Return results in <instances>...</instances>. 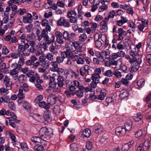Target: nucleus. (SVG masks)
Wrapping results in <instances>:
<instances>
[{
    "instance_id": "obj_1",
    "label": "nucleus",
    "mask_w": 151,
    "mask_h": 151,
    "mask_svg": "<svg viewBox=\"0 0 151 151\" xmlns=\"http://www.w3.org/2000/svg\"><path fill=\"white\" fill-rule=\"evenodd\" d=\"M40 136L39 137L42 140L46 141L45 139H49L53 135V130L51 128L47 129L45 127L41 128L39 131Z\"/></svg>"
},
{
    "instance_id": "obj_2",
    "label": "nucleus",
    "mask_w": 151,
    "mask_h": 151,
    "mask_svg": "<svg viewBox=\"0 0 151 151\" xmlns=\"http://www.w3.org/2000/svg\"><path fill=\"white\" fill-rule=\"evenodd\" d=\"M47 33L45 32L43 34H41L38 36L37 39L38 40L40 41L42 38H43L45 43L43 44V48L45 50L47 49L49 45L53 43L55 40V37L53 35H52L51 37H50Z\"/></svg>"
},
{
    "instance_id": "obj_3",
    "label": "nucleus",
    "mask_w": 151,
    "mask_h": 151,
    "mask_svg": "<svg viewBox=\"0 0 151 151\" xmlns=\"http://www.w3.org/2000/svg\"><path fill=\"white\" fill-rule=\"evenodd\" d=\"M37 59L35 55L32 56L28 60L25 62V64L28 66L32 65V68H36L39 65L40 62L39 61H36Z\"/></svg>"
},
{
    "instance_id": "obj_4",
    "label": "nucleus",
    "mask_w": 151,
    "mask_h": 151,
    "mask_svg": "<svg viewBox=\"0 0 151 151\" xmlns=\"http://www.w3.org/2000/svg\"><path fill=\"white\" fill-rule=\"evenodd\" d=\"M26 75L27 76L29 77V81L30 82L34 83L35 81L37 79V78H39V75L37 73H35L34 71L32 70H30L28 72Z\"/></svg>"
},
{
    "instance_id": "obj_5",
    "label": "nucleus",
    "mask_w": 151,
    "mask_h": 151,
    "mask_svg": "<svg viewBox=\"0 0 151 151\" xmlns=\"http://www.w3.org/2000/svg\"><path fill=\"white\" fill-rule=\"evenodd\" d=\"M39 60L40 65L42 67L47 68L49 66L50 63L49 61L43 56H40L39 57Z\"/></svg>"
},
{
    "instance_id": "obj_6",
    "label": "nucleus",
    "mask_w": 151,
    "mask_h": 151,
    "mask_svg": "<svg viewBox=\"0 0 151 151\" xmlns=\"http://www.w3.org/2000/svg\"><path fill=\"white\" fill-rule=\"evenodd\" d=\"M142 62V60L138 59V62H134L133 64L131 65L130 68H129V71L131 73H133L137 71L139 67V65Z\"/></svg>"
},
{
    "instance_id": "obj_7",
    "label": "nucleus",
    "mask_w": 151,
    "mask_h": 151,
    "mask_svg": "<svg viewBox=\"0 0 151 151\" xmlns=\"http://www.w3.org/2000/svg\"><path fill=\"white\" fill-rule=\"evenodd\" d=\"M150 146L148 144V141H145L144 144H140L137 148V151H147Z\"/></svg>"
},
{
    "instance_id": "obj_8",
    "label": "nucleus",
    "mask_w": 151,
    "mask_h": 151,
    "mask_svg": "<svg viewBox=\"0 0 151 151\" xmlns=\"http://www.w3.org/2000/svg\"><path fill=\"white\" fill-rule=\"evenodd\" d=\"M29 45L30 47L28 49V51L33 53L37 51L39 46L36 44L35 41H30L29 42Z\"/></svg>"
},
{
    "instance_id": "obj_9",
    "label": "nucleus",
    "mask_w": 151,
    "mask_h": 151,
    "mask_svg": "<svg viewBox=\"0 0 151 151\" xmlns=\"http://www.w3.org/2000/svg\"><path fill=\"white\" fill-rule=\"evenodd\" d=\"M16 118L17 116L14 113L13 115H12L7 118L8 119H9V124L14 128L16 127L14 123H18L20 122V120L17 119Z\"/></svg>"
},
{
    "instance_id": "obj_10",
    "label": "nucleus",
    "mask_w": 151,
    "mask_h": 151,
    "mask_svg": "<svg viewBox=\"0 0 151 151\" xmlns=\"http://www.w3.org/2000/svg\"><path fill=\"white\" fill-rule=\"evenodd\" d=\"M4 39L5 41H10V44L16 43L18 42V40L16 37L14 36H11L10 35H8L5 36Z\"/></svg>"
},
{
    "instance_id": "obj_11",
    "label": "nucleus",
    "mask_w": 151,
    "mask_h": 151,
    "mask_svg": "<svg viewBox=\"0 0 151 151\" xmlns=\"http://www.w3.org/2000/svg\"><path fill=\"white\" fill-rule=\"evenodd\" d=\"M116 33H117L118 34V40H124V37L126 36V31L124 30L122 28H119L117 32H116Z\"/></svg>"
},
{
    "instance_id": "obj_12",
    "label": "nucleus",
    "mask_w": 151,
    "mask_h": 151,
    "mask_svg": "<svg viewBox=\"0 0 151 151\" xmlns=\"http://www.w3.org/2000/svg\"><path fill=\"white\" fill-rule=\"evenodd\" d=\"M10 80L9 77L7 76L4 78L3 83L7 90H10L12 88V83Z\"/></svg>"
},
{
    "instance_id": "obj_13",
    "label": "nucleus",
    "mask_w": 151,
    "mask_h": 151,
    "mask_svg": "<svg viewBox=\"0 0 151 151\" xmlns=\"http://www.w3.org/2000/svg\"><path fill=\"white\" fill-rule=\"evenodd\" d=\"M57 85L58 87H63L65 85L64 77L62 75H58L57 79Z\"/></svg>"
},
{
    "instance_id": "obj_14",
    "label": "nucleus",
    "mask_w": 151,
    "mask_h": 151,
    "mask_svg": "<svg viewBox=\"0 0 151 151\" xmlns=\"http://www.w3.org/2000/svg\"><path fill=\"white\" fill-rule=\"evenodd\" d=\"M126 132L125 129L121 126L117 127L115 130L116 134L118 136H122L125 135Z\"/></svg>"
},
{
    "instance_id": "obj_15",
    "label": "nucleus",
    "mask_w": 151,
    "mask_h": 151,
    "mask_svg": "<svg viewBox=\"0 0 151 151\" xmlns=\"http://www.w3.org/2000/svg\"><path fill=\"white\" fill-rule=\"evenodd\" d=\"M56 72H57L58 75H61L62 74H63L64 76H66V77L70 73L68 70L63 69V68H59L57 70Z\"/></svg>"
},
{
    "instance_id": "obj_16",
    "label": "nucleus",
    "mask_w": 151,
    "mask_h": 151,
    "mask_svg": "<svg viewBox=\"0 0 151 151\" xmlns=\"http://www.w3.org/2000/svg\"><path fill=\"white\" fill-rule=\"evenodd\" d=\"M55 36L56 37V41L60 44H63L64 41L62 38V34L59 31L56 32L55 33Z\"/></svg>"
},
{
    "instance_id": "obj_17",
    "label": "nucleus",
    "mask_w": 151,
    "mask_h": 151,
    "mask_svg": "<svg viewBox=\"0 0 151 151\" xmlns=\"http://www.w3.org/2000/svg\"><path fill=\"white\" fill-rule=\"evenodd\" d=\"M23 17L22 20L24 23H31L33 21L32 16L30 13H27L26 16H24Z\"/></svg>"
},
{
    "instance_id": "obj_18",
    "label": "nucleus",
    "mask_w": 151,
    "mask_h": 151,
    "mask_svg": "<svg viewBox=\"0 0 151 151\" xmlns=\"http://www.w3.org/2000/svg\"><path fill=\"white\" fill-rule=\"evenodd\" d=\"M103 130V127L100 124H96L94 126L93 128L94 132L96 134H101Z\"/></svg>"
},
{
    "instance_id": "obj_19",
    "label": "nucleus",
    "mask_w": 151,
    "mask_h": 151,
    "mask_svg": "<svg viewBox=\"0 0 151 151\" xmlns=\"http://www.w3.org/2000/svg\"><path fill=\"white\" fill-rule=\"evenodd\" d=\"M134 142L131 141L128 143L123 145L121 148L122 151H127L129 149L131 148Z\"/></svg>"
},
{
    "instance_id": "obj_20",
    "label": "nucleus",
    "mask_w": 151,
    "mask_h": 151,
    "mask_svg": "<svg viewBox=\"0 0 151 151\" xmlns=\"http://www.w3.org/2000/svg\"><path fill=\"white\" fill-rule=\"evenodd\" d=\"M80 134L82 137L88 138L89 137L91 134V132L90 129L87 128L85 129L83 132H81Z\"/></svg>"
},
{
    "instance_id": "obj_21",
    "label": "nucleus",
    "mask_w": 151,
    "mask_h": 151,
    "mask_svg": "<svg viewBox=\"0 0 151 151\" xmlns=\"http://www.w3.org/2000/svg\"><path fill=\"white\" fill-rule=\"evenodd\" d=\"M56 96L54 95H52L48 96L47 99L48 104L49 105H53L55 103L56 101Z\"/></svg>"
},
{
    "instance_id": "obj_22",
    "label": "nucleus",
    "mask_w": 151,
    "mask_h": 151,
    "mask_svg": "<svg viewBox=\"0 0 151 151\" xmlns=\"http://www.w3.org/2000/svg\"><path fill=\"white\" fill-rule=\"evenodd\" d=\"M132 122L131 120H128L124 124V128L127 131L131 130L132 127Z\"/></svg>"
},
{
    "instance_id": "obj_23",
    "label": "nucleus",
    "mask_w": 151,
    "mask_h": 151,
    "mask_svg": "<svg viewBox=\"0 0 151 151\" xmlns=\"http://www.w3.org/2000/svg\"><path fill=\"white\" fill-rule=\"evenodd\" d=\"M56 43H52L49 47V50L50 52L52 53L53 54L56 55L58 53L57 50L55 49Z\"/></svg>"
},
{
    "instance_id": "obj_24",
    "label": "nucleus",
    "mask_w": 151,
    "mask_h": 151,
    "mask_svg": "<svg viewBox=\"0 0 151 151\" xmlns=\"http://www.w3.org/2000/svg\"><path fill=\"white\" fill-rule=\"evenodd\" d=\"M51 65L52 67L50 68V70L53 72H57V70L59 68L58 66V63L56 61H52L51 62Z\"/></svg>"
},
{
    "instance_id": "obj_25",
    "label": "nucleus",
    "mask_w": 151,
    "mask_h": 151,
    "mask_svg": "<svg viewBox=\"0 0 151 151\" xmlns=\"http://www.w3.org/2000/svg\"><path fill=\"white\" fill-rule=\"evenodd\" d=\"M14 113L10 112L9 110H7L6 111L5 109H2L0 111V115L4 116L6 115L10 117L11 116L14 115Z\"/></svg>"
},
{
    "instance_id": "obj_26",
    "label": "nucleus",
    "mask_w": 151,
    "mask_h": 151,
    "mask_svg": "<svg viewBox=\"0 0 151 151\" xmlns=\"http://www.w3.org/2000/svg\"><path fill=\"white\" fill-rule=\"evenodd\" d=\"M22 54L19 51H16L11 53V58L14 59H18Z\"/></svg>"
},
{
    "instance_id": "obj_27",
    "label": "nucleus",
    "mask_w": 151,
    "mask_h": 151,
    "mask_svg": "<svg viewBox=\"0 0 151 151\" xmlns=\"http://www.w3.org/2000/svg\"><path fill=\"white\" fill-rule=\"evenodd\" d=\"M39 106L41 108H44L45 110L49 109L50 106L48 103H46L44 101H42L39 103Z\"/></svg>"
},
{
    "instance_id": "obj_28",
    "label": "nucleus",
    "mask_w": 151,
    "mask_h": 151,
    "mask_svg": "<svg viewBox=\"0 0 151 151\" xmlns=\"http://www.w3.org/2000/svg\"><path fill=\"white\" fill-rule=\"evenodd\" d=\"M107 22L105 20L102 21L101 22V29L103 31L107 32L108 30Z\"/></svg>"
},
{
    "instance_id": "obj_29",
    "label": "nucleus",
    "mask_w": 151,
    "mask_h": 151,
    "mask_svg": "<svg viewBox=\"0 0 151 151\" xmlns=\"http://www.w3.org/2000/svg\"><path fill=\"white\" fill-rule=\"evenodd\" d=\"M100 77V75L96 73H93L92 75L91 79L93 81H95L96 82L99 83V79Z\"/></svg>"
},
{
    "instance_id": "obj_30",
    "label": "nucleus",
    "mask_w": 151,
    "mask_h": 151,
    "mask_svg": "<svg viewBox=\"0 0 151 151\" xmlns=\"http://www.w3.org/2000/svg\"><path fill=\"white\" fill-rule=\"evenodd\" d=\"M35 38V35L34 33L29 34L27 35L26 40L28 42H30V41H34L33 40Z\"/></svg>"
},
{
    "instance_id": "obj_31",
    "label": "nucleus",
    "mask_w": 151,
    "mask_h": 151,
    "mask_svg": "<svg viewBox=\"0 0 151 151\" xmlns=\"http://www.w3.org/2000/svg\"><path fill=\"white\" fill-rule=\"evenodd\" d=\"M25 63V59L22 55V56H21L19 58V60L18 61V66H19V69L21 68V66L23 65Z\"/></svg>"
},
{
    "instance_id": "obj_32",
    "label": "nucleus",
    "mask_w": 151,
    "mask_h": 151,
    "mask_svg": "<svg viewBox=\"0 0 151 151\" xmlns=\"http://www.w3.org/2000/svg\"><path fill=\"white\" fill-rule=\"evenodd\" d=\"M146 27V26L142 24H140L138 25L137 26V28L138 29L137 31L138 33L140 34L141 32H144L145 30V28Z\"/></svg>"
},
{
    "instance_id": "obj_33",
    "label": "nucleus",
    "mask_w": 151,
    "mask_h": 151,
    "mask_svg": "<svg viewBox=\"0 0 151 151\" xmlns=\"http://www.w3.org/2000/svg\"><path fill=\"white\" fill-rule=\"evenodd\" d=\"M51 115V111L48 109V110H46L44 111V117L45 120H48L50 119V116Z\"/></svg>"
},
{
    "instance_id": "obj_34",
    "label": "nucleus",
    "mask_w": 151,
    "mask_h": 151,
    "mask_svg": "<svg viewBox=\"0 0 151 151\" xmlns=\"http://www.w3.org/2000/svg\"><path fill=\"white\" fill-rule=\"evenodd\" d=\"M34 148L36 151H43L44 147L43 145L39 144L35 145Z\"/></svg>"
},
{
    "instance_id": "obj_35",
    "label": "nucleus",
    "mask_w": 151,
    "mask_h": 151,
    "mask_svg": "<svg viewBox=\"0 0 151 151\" xmlns=\"http://www.w3.org/2000/svg\"><path fill=\"white\" fill-rule=\"evenodd\" d=\"M17 69H14L11 70L10 74L13 76V78L17 77L18 76V72L17 70Z\"/></svg>"
},
{
    "instance_id": "obj_36",
    "label": "nucleus",
    "mask_w": 151,
    "mask_h": 151,
    "mask_svg": "<svg viewBox=\"0 0 151 151\" xmlns=\"http://www.w3.org/2000/svg\"><path fill=\"white\" fill-rule=\"evenodd\" d=\"M115 14V11L112 10L108 14L106 15L105 18V19L106 20H108L110 18H113Z\"/></svg>"
},
{
    "instance_id": "obj_37",
    "label": "nucleus",
    "mask_w": 151,
    "mask_h": 151,
    "mask_svg": "<svg viewBox=\"0 0 151 151\" xmlns=\"http://www.w3.org/2000/svg\"><path fill=\"white\" fill-rule=\"evenodd\" d=\"M10 52L9 50L6 46H4L2 47L1 53L3 55H6Z\"/></svg>"
},
{
    "instance_id": "obj_38",
    "label": "nucleus",
    "mask_w": 151,
    "mask_h": 151,
    "mask_svg": "<svg viewBox=\"0 0 151 151\" xmlns=\"http://www.w3.org/2000/svg\"><path fill=\"white\" fill-rule=\"evenodd\" d=\"M56 75L55 73H53L52 74V76H51L50 75L48 76H47L48 78L49 79L50 81L49 83H50L51 84H52V82L55 83V82H56L55 81V76H56Z\"/></svg>"
},
{
    "instance_id": "obj_39",
    "label": "nucleus",
    "mask_w": 151,
    "mask_h": 151,
    "mask_svg": "<svg viewBox=\"0 0 151 151\" xmlns=\"http://www.w3.org/2000/svg\"><path fill=\"white\" fill-rule=\"evenodd\" d=\"M70 51L68 50L64 51L61 53V56L64 59L65 58L68 57V56L70 57Z\"/></svg>"
},
{
    "instance_id": "obj_40",
    "label": "nucleus",
    "mask_w": 151,
    "mask_h": 151,
    "mask_svg": "<svg viewBox=\"0 0 151 151\" xmlns=\"http://www.w3.org/2000/svg\"><path fill=\"white\" fill-rule=\"evenodd\" d=\"M109 138L108 135L106 134H104L100 139L99 141L101 143L104 142Z\"/></svg>"
},
{
    "instance_id": "obj_41",
    "label": "nucleus",
    "mask_w": 151,
    "mask_h": 151,
    "mask_svg": "<svg viewBox=\"0 0 151 151\" xmlns=\"http://www.w3.org/2000/svg\"><path fill=\"white\" fill-rule=\"evenodd\" d=\"M70 147L72 151H77L78 150V145L75 143L71 144Z\"/></svg>"
},
{
    "instance_id": "obj_42",
    "label": "nucleus",
    "mask_w": 151,
    "mask_h": 151,
    "mask_svg": "<svg viewBox=\"0 0 151 151\" xmlns=\"http://www.w3.org/2000/svg\"><path fill=\"white\" fill-rule=\"evenodd\" d=\"M56 100H58L60 102H63L64 101V98L63 94L60 93L56 97Z\"/></svg>"
},
{
    "instance_id": "obj_43",
    "label": "nucleus",
    "mask_w": 151,
    "mask_h": 151,
    "mask_svg": "<svg viewBox=\"0 0 151 151\" xmlns=\"http://www.w3.org/2000/svg\"><path fill=\"white\" fill-rule=\"evenodd\" d=\"M31 141L34 143L37 142L41 143V140L39 137H34L31 138Z\"/></svg>"
},
{
    "instance_id": "obj_44",
    "label": "nucleus",
    "mask_w": 151,
    "mask_h": 151,
    "mask_svg": "<svg viewBox=\"0 0 151 151\" xmlns=\"http://www.w3.org/2000/svg\"><path fill=\"white\" fill-rule=\"evenodd\" d=\"M75 93L78 98H82L84 95L83 91L79 90L76 91Z\"/></svg>"
},
{
    "instance_id": "obj_45",
    "label": "nucleus",
    "mask_w": 151,
    "mask_h": 151,
    "mask_svg": "<svg viewBox=\"0 0 151 151\" xmlns=\"http://www.w3.org/2000/svg\"><path fill=\"white\" fill-rule=\"evenodd\" d=\"M145 131L144 130L140 129L136 132L135 134L136 136L139 137L145 135Z\"/></svg>"
},
{
    "instance_id": "obj_46",
    "label": "nucleus",
    "mask_w": 151,
    "mask_h": 151,
    "mask_svg": "<svg viewBox=\"0 0 151 151\" xmlns=\"http://www.w3.org/2000/svg\"><path fill=\"white\" fill-rule=\"evenodd\" d=\"M45 29H43L41 32V34H43L44 32L47 33V34H48V31L50 32L51 30V28L50 26L48 24L46 26Z\"/></svg>"
},
{
    "instance_id": "obj_47",
    "label": "nucleus",
    "mask_w": 151,
    "mask_h": 151,
    "mask_svg": "<svg viewBox=\"0 0 151 151\" xmlns=\"http://www.w3.org/2000/svg\"><path fill=\"white\" fill-rule=\"evenodd\" d=\"M18 97L19 99H23L25 97V96L23 93V91L22 89H19V93L17 94Z\"/></svg>"
},
{
    "instance_id": "obj_48",
    "label": "nucleus",
    "mask_w": 151,
    "mask_h": 151,
    "mask_svg": "<svg viewBox=\"0 0 151 151\" xmlns=\"http://www.w3.org/2000/svg\"><path fill=\"white\" fill-rule=\"evenodd\" d=\"M142 118V116L141 113L137 114V115L134 117V119L136 122H139L141 120Z\"/></svg>"
},
{
    "instance_id": "obj_49",
    "label": "nucleus",
    "mask_w": 151,
    "mask_h": 151,
    "mask_svg": "<svg viewBox=\"0 0 151 151\" xmlns=\"http://www.w3.org/2000/svg\"><path fill=\"white\" fill-rule=\"evenodd\" d=\"M65 20L64 18L61 17L57 21L58 25L59 26H63Z\"/></svg>"
},
{
    "instance_id": "obj_50",
    "label": "nucleus",
    "mask_w": 151,
    "mask_h": 151,
    "mask_svg": "<svg viewBox=\"0 0 151 151\" xmlns=\"http://www.w3.org/2000/svg\"><path fill=\"white\" fill-rule=\"evenodd\" d=\"M138 86L139 87H143L145 84V80L144 79H139L137 83Z\"/></svg>"
},
{
    "instance_id": "obj_51",
    "label": "nucleus",
    "mask_w": 151,
    "mask_h": 151,
    "mask_svg": "<svg viewBox=\"0 0 151 151\" xmlns=\"http://www.w3.org/2000/svg\"><path fill=\"white\" fill-rule=\"evenodd\" d=\"M81 44L79 42H74L72 43V46L74 47L76 49L79 50L80 48Z\"/></svg>"
},
{
    "instance_id": "obj_52",
    "label": "nucleus",
    "mask_w": 151,
    "mask_h": 151,
    "mask_svg": "<svg viewBox=\"0 0 151 151\" xmlns=\"http://www.w3.org/2000/svg\"><path fill=\"white\" fill-rule=\"evenodd\" d=\"M128 95V92L126 91L121 93L120 94V97L122 99H127Z\"/></svg>"
},
{
    "instance_id": "obj_53",
    "label": "nucleus",
    "mask_w": 151,
    "mask_h": 151,
    "mask_svg": "<svg viewBox=\"0 0 151 151\" xmlns=\"http://www.w3.org/2000/svg\"><path fill=\"white\" fill-rule=\"evenodd\" d=\"M23 107L27 110L30 109L31 106L29 104L27 101H24L22 104Z\"/></svg>"
},
{
    "instance_id": "obj_54",
    "label": "nucleus",
    "mask_w": 151,
    "mask_h": 151,
    "mask_svg": "<svg viewBox=\"0 0 151 151\" xmlns=\"http://www.w3.org/2000/svg\"><path fill=\"white\" fill-rule=\"evenodd\" d=\"M28 85L27 83H24L21 86V88L19 89H22V90L23 89L25 91H27L29 89L28 88Z\"/></svg>"
},
{
    "instance_id": "obj_55",
    "label": "nucleus",
    "mask_w": 151,
    "mask_h": 151,
    "mask_svg": "<svg viewBox=\"0 0 151 151\" xmlns=\"http://www.w3.org/2000/svg\"><path fill=\"white\" fill-rule=\"evenodd\" d=\"M26 76L25 75L22 74L18 77L19 80V82L20 83H23L25 81Z\"/></svg>"
},
{
    "instance_id": "obj_56",
    "label": "nucleus",
    "mask_w": 151,
    "mask_h": 151,
    "mask_svg": "<svg viewBox=\"0 0 151 151\" xmlns=\"http://www.w3.org/2000/svg\"><path fill=\"white\" fill-rule=\"evenodd\" d=\"M87 38L86 35L85 34H83L80 35L79 37V40L83 42L85 41Z\"/></svg>"
},
{
    "instance_id": "obj_57",
    "label": "nucleus",
    "mask_w": 151,
    "mask_h": 151,
    "mask_svg": "<svg viewBox=\"0 0 151 151\" xmlns=\"http://www.w3.org/2000/svg\"><path fill=\"white\" fill-rule=\"evenodd\" d=\"M108 8V6L106 5L102 4V5L99 8V12H102L105 10H107Z\"/></svg>"
},
{
    "instance_id": "obj_58",
    "label": "nucleus",
    "mask_w": 151,
    "mask_h": 151,
    "mask_svg": "<svg viewBox=\"0 0 151 151\" xmlns=\"http://www.w3.org/2000/svg\"><path fill=\"white\" fill-rule=\"evenodd\" d=\"M42 117V116L41 115L39 114H33L32 118L35 119H36L37 121H39Z\"/></svg>"
},
{
    "instance_id": "obj_59",
    "label": "nucleus",
    "mask_w": 151,
    "mask_h": 151,
    "mask_svg": "<svg viewBox=\"0 0 151 151\" xmlns=\"http://www.w3.org/2000/svg\"><path fill=\"white\" fill-rule=\"evenodd\" d=\"M93 147V145L92 142L90 141H87L86 144V148L88 150H91Z\"/></svg>"
},
{
    "instance_id": "obj_60",
    "label": "nucleus",
    "mask_w": 151,
    "mask_h": 151,
    "mask_svg": "<svg viewBox=\"0 0 151 151\" xmlns=\"http://www.w3.org/2000/svg\"><path fill=\"white\" fill-rule=\"evenodd\" d=\"M79 58L77 55H73V53L70 54V59H73V61H77Z\"/></svg>"
},
{
    "instance_id": "obj_61",
    "label": "nucleus",
    "mask_w": 151,
    "mask_h": 151,
    "mask_svg": "<svg viewBox=\"0 0 151 151\" xmlns=\"http://www.w3.org/2000/svg\"><path fill=\"white\" fill-rule=\"evenodd\" d=\"M40 6V0H36L34 2L33 6L35 8H39Z\"/></svg>"
},
{
    "instance_id": "obj_62",
    "label": "nucleus",
    "mask_w": 151,
    "mask_h": 151,
    "mask_svg": "<svg viewBox=\"0 0 151 151\" xmlns=\"http://www.w3.org/2000/svg\"><path fill=\"white\" fill-rule=\"evenodd\" d=\"M25 49L24 48V46L22 44L21 45L19 44L18 45V47L17 48V51H19L20 52H22L24 51Z\"/></svg>"
},
{
    "instance_id": "obj_63",
    "label": "nucleus",
    "mask_w": 151,
    "mask_h": 151,
    "mask_svg": "<svg viewBox=\"0 0 151 151\" xmlns=\"http://www.w3.org/2000/svg\"><path fill=\"white\" fill-rule=\"evenodd\" d=\"M46 57L48 60L52 61L54 59V56L51 53H48L46 55Z\"/></svg>"
},
{
    "instance_id": "obj_64",
    "label": "nucleus",
    "mask_w": 151,
    "mask_h": 151,
    "mask_svg": "<svg viewBox=\"0 0 151 151\" xmlns=\"http://www.w3.org/2000/svg\"><path fill=\"white\" fill-rule=\"evenodd\" d=\"M43 96L42 95H40L38 96L36 98L35 100V102L36 103H39L40 101L43 99Z\"/></svg>"
}]
</instances>
